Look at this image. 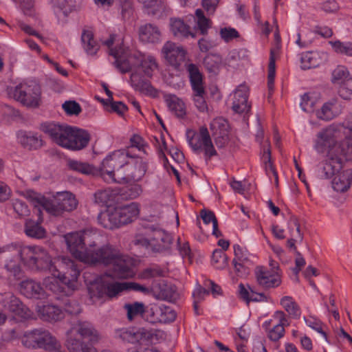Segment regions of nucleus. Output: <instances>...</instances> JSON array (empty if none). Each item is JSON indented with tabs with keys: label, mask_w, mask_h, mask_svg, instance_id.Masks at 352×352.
Instances as JSON below:
<instances>
[{
	"label": "nucleus",
	"mask_w": 352,
	"mask_h": 352,
	"mask_svg": "<svg viewBox=\"0 0 352 352\" xmlns=\"http://www.w3.org/2000/svg\"><path fill=\"white\" fill-rule=\"evenodd\" d=\"M349 130L340 124H331L320 131L315 140L314 148L318 153L331 151L340 141L336 155H343L346 160H352V136L346 134Z\"/></svg>",
	"instance_id": "nucleus-1"
},
{
	"label": "nucleus",
	"mask_w": 352,
	"mask_h": 352,
	"mask_svg": "<svg viewBox=\"0 0 352 352\" xmlns=\"http://www.w3.org/2000/svg\"><path fill=\"white\" fill-rule=\"evenodd\" d=\"M110 54L114 58L112 64L122 74L131 71L138 67L148 78L153 76V72L157 69V64L152 56H144L139 52H131L128 49L111 50Z\"/></svg>",
	"instance_id": "nucleus-2"
},
{
	"label": "nucleus",
	"mask_w": 352,
	"mask_h": 352,
	"mask_svg": "<svg viewBox=\"0 0 352 352\" xmlns=\"http://www.w3.org/2000/svg\"><path fill=\"white\" fill-rule=\"evenodd\" d=\"M7 248L9 252L16 254L24 266L32 271L52 272L55 269L51 256L41 246L12 243Z\"/></svg>",
	"instance_id": "nucleus-3"
},
{
	"label": "nucleus",
	"mask_w": 352,
	"mask_h": 352,
	"mask_svg": "<svg viewBox=\"0 0 352 352\" xmlns=\"http://www.w3.org/2000/svg\"><path fill=\"white\" fill-rule=\"evenodd\" d=\"M8 94L23 105L38 107L41 102V89L34 81L21 82L8 89Z\"/></svg>",
	"instance_id": "nucleus-4"
},
{
	"label": "nucleus",
	"mask_w": 352,
	"mask_h": 352,
	"mask_svg": "<svg viewBox=\"0 0 352 352\" xmlns=\"http://www.w3.org/2000/svg\"><path fill=\"white\" fill-rule=\"evenodd\" d=\"M22 343L30 349H42L50 351H55L60 346L57 340L43 328L25 332L22 338Z\"/></svg>",
	"instance_id": "nucleus-5"
},
{
	"label": "nucleus",
	"mask_w": 352,
	"mask_h": 352,
	"mask_svg": "<svg viewBox=\"0 0 352 352\" xmlns=\"http://www.w3.org/2000/svg\"><path fill=\"white\" fill-rule=\"evenodd\" d=\"M186 137L190 146L196 153L199 154L204 151L206 162L218 155L206 126L200 127L199 133L193 130L188 129Z\"/></svg>",
	"instance_id": "nucleus-6"
},
{
	"label": "nucleus",
	"mask_w": 352,
	"mask_h": 352,
	"mask_svg": "<svg viewBox=\"0 0 352 352\" xmlns=\"http://www.w3.org/2000/svg\"><path fill=\"white\" fill-rule=\"evenodd\" d=\"M127 157L128 153L124 151H116L107 156L100 168V175L103 179L108 182L110 181L116 182L114 172L127 164Z\"/></svg>",
	"instance_id": "nucleus-7"
},
{
	"label": "nucleus",
	"mask_w": 352,
	"mask_h": 352,
	"mask_svg": "<svg viewBox=\"0 0 352 352\" xmlns=\"http://www.w3.org/2000/svg\"><path fill=\"white\" fill-rule=\"evenodd\" d=\"M0 304L5 309L23 320L32 318L33 312L12 292L0 294Z\"/></svg>",
	"instance_id": "nucleus-8"
},
{
	"label": "nucleus",
	"mask_w": 352,
	"mask_h": 352,
	"mask_svg": "<svg viewBox=\"0 0 352 352\" xmlns=\"http://www.w3.org/2000/svg\"><path fill=\"white\" fill-rule=\"evenodd\" d=\"M117 252L118 251L109 244L102 246L97 245L93 250L86 252L82 262L109 266Z\"/></svg>",
	"instance_id": "nucleus-9"
},
{
	"label": "nucleus",
	"mask_w": 352,
	"mask_h": 352,
	"mask_svg": "<svg viewBox=\"0 0 352 352\" xmlns=\"http://www.w3.org/2000/svg\"><path fill=\"white\" fill-rule=\"evenodd\" d=\"M124 283H109L103 284H91L87 289L89 296L93 302L96 299H101L107 296L112 298L117 296L120 292L125 291Z\"/></svg>",
	"instance_id": "nucleus-10"
},
{
	"label": "nucleus",
	"mask_w": 352,
	"mask_h": 352,
	"mask_svg": "<svg viewBox=\"0 0 352 352\" xmlns=\"http://www.w3.org/2000/svg\"><path fill=\"white\" fill-rule=\"evenodd\" d=\"M111 272L107 274L109 277L114 278L126 279L133 277V261L126 256L120 255L118 252L111 263Z\"/></svg>",
	"instance_id": "nucleus-11"
},
{
	"label": "nucleus",
	"mask_w": 352,
	"mask_h": 352,
	"mask_svg": "<svg viewBox=\"0 0 352 352\" xmlns=\"http://www.w3.org/2000/svg\"><path fill=\"white\" fill-rule=\"evenodd\" d=\"M162 53L170 65L179 69L185 60L186 51L184 49L172 42H166L162 47Z\"/></svg>",
	"instance_id": "nucleus-12"
},
{
	"label": "nucleus",
	"mask_w": 352,
	"mask_h": 352,
	"mask_svg": "<svg viewBox=\"0 0 352 352\" xmlns=\"http://www.w3.org/2000/svg\"><path fill=\"white\" fill-rule=\"evenodd\" d=\"M210 129L217 148H224L230 140L227 121L221 118L214 119L210 123Z\"/></svg>",
	"instance_id": "nucleus-13"
},
{
	"label": "nucleus",
	"mask_w": 352,
	"mask_h": 352,
	"mask_svg": "<svg viewBox=\"0 0 352 352\" xmlns=\"http://www.w3.org/2000/svg\"><path fill=\"white\" fill-rule=\"evenodd\" d=\"M97 219L100 225L109 230L119 228L125 225L118 207L107 208L100 212Z\"/></svg>",
	"instance_id": "nucleus-14"
},
{
	"label": "nucleus",
	"mask_w": 352,
	"mask_h": 352,
	"mask_svg": "<svg viewBox=\"0 0 352 352\" xmlns=\"http://www.w3.org/2000/svg\"><path fill=\"white\" fill-rule=\"evenodd\" d=\"M343 160L340 155H329L320 164L319 173L322 179H331L342 169Z\"/></svg>",
	"instance_id": "nucleus-15"
},
{
	"label": "nucleus",
	"mask_w": 352,
	"mask_h": 352,
	"mask_svg": "<svg viewBox=\"0 0 352 352\" xmlns=\"http://www.w3.org/2000/svg\"><path fill=\"white\" fill-rule=\"evenodd\" d=\"M61 267L65 270L63 273L60 272L61 280L67 285L68 289H74L76 281L80 275V270L77 265L70 258L63 257L61 259Z\"/></svg>",
	"instance_id": "nucleus-16"
},
{
	"label": "nucleus",
	"mask_w": 352,
	"mask_h": 352,
	"mask_svg": "<svg viewBox=\"0 0 352 352\" xmlns=\"http://www.w3.org/2000/svg\"><path fill=\"white\" fill-rule=\"evenodd\" d=\"M249 89L245 85H239L234 94L232 109L234 112L242 114L248 113L251 105L248 103Z\"/></svg>",
	"instance_id": "nucleus-17"
},
{
	"label": "nucleus",
	"mask_w": 352,
	"mask_h": 352,
	"mask_svg": "<svg viewBox=\"0 0 352 352\" xmlns=\"http://www.w3.org/2000/svg\"><path fill=\"white\" fill-rule=\"evenodd\" d=\"M130 81L131 86L135 91L153 98L157 97L158 90L153 87L151 82L142 77L138 71L131 73Z\"/></svg>",
	"instance_id": "nucleus-18"
},
{
	"label": "nucleus",
	"mask_w": 352,
	"mask_h": 352,
	"mask_svg": "<svg viewBox=\"0 0 352 352\" xmlns=\"http://www.w3.org/2000/svg\"><path fill=\"white\" fill-rule=\"evenodd\" d=\"M65 241L72 254L75 258L82 261L87 252H85V247L82 241V232L67 234L65 236Z\"/></svg>",
	"instance_id": "nucleus-19"
},
{
	"label": "nucleus",
	"mask_w": 352,
	"mask_h": 352,
	"mask_svg": "<svg viewBox=\"0 0 352 352\" xmlns=\"http://www.w3.org/2000/svg\"><path fill=\"white\" fill-rule=\"evenodd\" d=\"M255 276L258 284L265 289L276 287L281 283V279L278 275L272 274L262 266L256 267Z\"/></svg>",
	"instance_id": "nucleus-20"
},
{
	"label": "nucleus",
	"mask_w": 352,
	"mask_h": 352,
	"mask_svg": "<svg viewBox=\"0 0 352 352\" xmlns=\"http://www.w3.org/2000/svg\"><path fill=\"white\" fill-rule=\"evenodd\" d=\"M29 197L32 201L38 204V208H43L51 214L58 216L63 212L62 209L59 208H60V204L58 200H56V195L54 196L52 199L49 200L40 194H37L34 192H30L29 193Z\"/></svg>",
	"instance_id": "nucleus-21"
},
{
	"label": "nucleus",
	"mask_w": 352,
	"mask_h": 352,
	"mask_svg": "<svg viewBox=\"0 0 352 352\" xmlns=\"http://www.w3.org/2000/svg\"><path fill=\"white\" fill-rule=\"evenodd\" d=\"M20 293L28 298L41 299L45 291L41 284L32 279H26L19 284Z\"/></svg>",
	"instance_id": "nucleus-22"
},
{
	"label": "nucleus",
	"mask_w": 352,
	"mask_h": 352,
	"mask_svg": "<svg viewBox=\"0 0 352 352\" xmlns=\"http://www.w3.org/2000/svg\"><path fill=\"white\" fill-rule=\"evenodd\" d=\"M146 331L144 329L122 328L116 331V337L122 341L131 344H136L144 340L146 337Z\"/></svg>",
	"instance_id": "nucleus-23"
},
{
	"label": "nucleus",
	"mask_w": 352,
	"mask_h": 352,
	"mask_svg": "<svg viewBox=\"0 0 352 352\" xmlns=\"http://www.w3.org/2000/svg\"><path fill=\"white\" fill-rule=\"evenodd\" d=\"M188 73L189 80L193 93L206 91L204 77L198 66L193 63L185 65Z\"/></svg>",
	"instance_id": "nucleus-24"
},
{
	"label": "nucleus",
	"mask_w": 352,
	"mask_h": 352,
	"mask_svg": "<svg viewBox=\"0 0 352 352\" xmlns=\"http://www.w3.org/2000/svg\"><path fill=\"white\" fill-rule=\"evenodd\" d=\"M140 40L145 43H155L160 41L161 32L159 28L152 23H146L139 28Z\"/></svg>",
	"instance_id": "nucleus-25"
},
{
	"label": "nucleus",
	"mask_w": 352,
	"mask_h": 352,
	"mask_svg": "<svg viewBox=\"0 0 352 352\" xmlns=\"http://www.w3.org/2000/svg\"><path fill=\"white\" fill-rule=\"evenodd\" d=\"M38 316L45 321L56 322L64 317L63 311L58 307L47 304L37 307Z\"/></svg>",
	"instance_id": "nucleus-26"
},
{
	"label": "nucleus",
	"mask_w": 352,
	"mask_h": 352,
	"mask_svg": "<svg viewBox=\"0 0 352 352\" xmlns=\"http://www.w3.org/2000/svg\"><path fill=\"white\" fill-rule=\"evenodd\" d=\"M327 55L319 52H306L301 54L300 67L302 69H310L318 67L324 60Z\"/></svg>",
	"instance_id": "nucleus-27"
},
{
	"label": "nucleus",
	"mask_w": 352,
	"mask_h": 352,
	"mask_svg": "<svg viewBox=\"0 0 352 352\" xmlns=\"http://www.w3.org/2000/svg\"><path fill=\"white\" fill-rule=\"evenodd\" d=\"M66 124L55 122H45L41 125V129L47 134L56 144L64 143L61 138H63V131Z\"/></svg>",
	"instance_id": "nucleus-28"
},
{
	"label": "nucleus",
	"mask_w": 352,
	"mask_h": 352,
	"mask_svg": "<svg viewBox=\"0 0 352 352\" xmlns=\"http://www.w3.org/2000/svg\"><path fill=\"white\" fill-rule=\"evenodd\" d=\"M170 30L174 36L184 38L190 36L192 38L196 37V33L191 32L190 26L179 18L170 19Z\"/></svg>",
	"instance_id": "nucleus-29"
},
{
	"label": "nucleus",
	"mask_w": 352,
	"mask_h": 352,
	"mask_svg": "<svg viewBox=\"0 0 352 352\" xmlns=\"http://www.w3.org/2000/svg\"><path fill=\"white\" fill-rule=\"evenodd\" d=\"M352 182V169H346L333 177L332 187L334 190L340 192L347 190Z\"/></svg>",
	"instance_id": "nucleus-30"
},
{
	"label": "nucleus",
	"mask_w": 352,
	"mask_h": 352,
	"mask_svg": "<svg viewBox=\"0 0 352 352\" xmlns=\"http://www.w3.org/2000/svg\"><path fill=\"white\" fill-rule=\"evenodd\" d=\"M41 209L40 208H37V215L38 216V219L37 222L32 219H28L26 221L25 223V234L32 238L35 239H42L45 237V229L41 226L40 223L43 221V219L41 217Z\"/></svg>",
	"instance_id": "nucleus-31"
},
{
	"label": "nucleus",
	"mask_w": 352,
	"mask_h": 352,
	"mask_svg": "<svg viewBox=\"0 0 352 352\" xmlns=\"http://www.w3.org/2000/svg\"><path fill=\"white\" fill-rule=\"evenodd\" d=\"M51 272L52 276L45 277L43 280L45 288L55 294L65 293V289L67 285L61 280L60 272L57 270L55 266V269Z\"/></svg>",
	"instance_id": "nucleus-32"
},
{
	"label": "nucleus",
	"mask_w": 352,
	"mask_h": 352,
	"mask_svg": "<svg viewBox=\"0 0 352 352\" xmlns=\"http://www.w3.org/2000/svg\"><path fill=\"white\" fill-rule=\"evenodd\" d=\"M18 138L22 146L30 150L38 149L43 145V140L41 137L33 132H21Z\"/></svg>",
	"instance_id": "nucleus-33"
},
{
	"label": "nucleus",
	"mask_w": 352,
	"mask_h": 352,
	"mask_svg": "<svg viewBox=\"0 0 352 352\" xmlns=\"http://www.w3.org/2000/svg\"><path fill=\"white\" fill-rule=\"evenodd\" d=\"M82 48L89 55H95L100 49V45L94 38V32L89 29H83L81 34Z\"/></svg>",
	"instance_id": "nucleus-34"
},
{
	"label": "nucleus",
	"mask_w": 352,
	"mask_h": 352,
	"mask_svg": "<svg viewBox=\"0 0 352 352\" xmlns=\"http://www.w3.org/2000/svg\"><path fill=\"white\" fill-rule=\"evenodd\" d=\"M90 140V135L87 131L76 128L74 137L72 138L68 149L79 151L85 148Z\"/></svg>",
	"instance_id": "nucleus-35"
},
{
	"label": "nucleus",
	"mask_w": 352,
	"mask_h": 352,
	"mask_svg": "<svg viewBox=\"0 0 352 352\" xmlns=\"http://www.w3.org/2000/svg\"><path fill=\"white\" fill-rule=\"evenodd\" d=\"M164 100L169 110L177 118H184L186 115V109L184 102L175 95L166 94Z\"/></svg>",
	"instance_id": "nucleus-36"
},
{
	"label": "nucleus",
	"mask_w": 352,
	"mask_h": 352,
	"mask_svg": "<svg viewBox=\"0 0 352 352\" xmlns=\"http://www.w3.org/2000/svg\"><path fill=\"white\" fill-rule=\"evenodd\" d=\"M118 208L125 225L135 221L140 214L139 205L135 202Z\"/></svg>",
	"instance_id": "nucleus-37"
},
{
	"label": "nucleus",
	"mask_w": 352,
	"mask_h": 352,
	"mask_svg": "<svg viewBox=\"0 0 352 352\" xmlns=\"http://www.w3.org/2000/svg\"><path fill=\"white\" fill-rule=\"evenodd\" d=\"M56 197L63 212H69L76 208L78 201L72 193L67 191L58 192Z\"/></svg>",
	"instance_id": "nucleus-38"
},
{
	"label": "nucleus",
	"mask_w": 352,
	"mask_h": 352,
	"mask_svg": "<svg viewBox=\"0 0 352 352\" xmlns=\"http://www.w3.org/2000/svg\"><path fill=\"white\" fill-rule=\"evenodd\" d=\"M157 298L169 302H175L179 296L176 287L164 283L158 284Z\"/></svg>",
	"instance_id": "nucleus-39"
},
{
	"label": "nucleus",
	"mask_w": 352,
	"mask_h": 352,
	"mask_svg": "<svg viewBox=\"0 0 352 352\" xmlns=\"http://www.w3.org/2000/svg\"><path fill=\"white\" fill-rule=\"evenodd\" d=\"M67 347L70 352H96L91 344L73 337L67 339Z\"/></svg>",
	"instance_id": "nucleus-40"
},
{
	"label": "nucleus",
	"mask_w": 352,
	"mask_h": 352,
	"mask_svg": "<svg viewBox=\"0 0 352 352\" xmlns=\"http://www.w3.org/2000/svg\"><path fill=\"white\" fill-rule=\"evenodd\" d=\"M203 63L209 73L216 75L222 65V58L217 54H209L204 58Z\"/></svg>",
	"instance_id": "nucleus-41"
},
{
	"label": "nucleus",
	"mask_w": 352,
	"mask_h": 352,
	"mask_svg": "<svg viewBox=\"0 0 352 352\" xmlns=\"http://www.w3.org/2000/svg\"><path fill=\"white\" fill-rule=\"evenodd\" d=\"M124 309L127 312V319L129 321H133L138 316L143 317L146 311V307L144 303L142 302H134L132 303L125 304L124 305Z\"/></svg>",
	"instance_id": "nucleus-42"
},
{
	"label": "nucleus",
	"mask_w": 352,
	"mask_h": 352,
	"mask_svg": "<svg viewBox=\"0 0 352 352\" xmlns=\"http://www.w3.org/2000/svg\"><path fill=\"white\" fill-rule=\"evenodd\" d=\"M4 268L9 274V276H13L15 279L19 280L23 276V271L16 258L8 257L5 261Z\"/></svg>",
	"instance_id": "nucleus-43"
},
{
	"label": "nucleus",
	"mask_w": 352,
	"mask_h": 352,
	"mask_svg": "<svg viewBox=\"0 0 352 352\" xmlns=\"http://www.w3.org/2000/svg\"><path fill=\"white\" fill-rule=\"evenodd\" d=\"M153 312L156 311L157 318L151 320L152 322H160L168 323L173 322L176 318L175 311L168 307H156L151 310Z\"/></svg>",
	"instance_id": "nucleus-44"
},
{
	"label": "nucleus",
	"mask_w": 352,
	"mask_h": 352,
	"mask_svg": "<svg viewBox=\"0 0 352 352\" xmlns=\"http://www.w3.org/2000/svg\"><path fill=\"white\" fill-rule=\"evenodd\" d=\"M281 306L294 319H298L301 315L300 308L292 296H283L280 301Z\"/></svg>",
	"instance_id": "nucleus-45"
},
{
	"label": "nucleus",
	"mask_w": 352,
	"mask_h": 352,
	"mask_svg": "<svg viewBox=\"0 0 352 352\" xmlns=\"http://www.w3.org/2000/svg\"><path fill=\"white\" fill-rule=\"evenodd\" d=\"M76 332L83 338H89L90 341H94L98 339L97 331L90 323L87 322L78 323Z\"/></svg>",
	"instance_id": "nucleus-46"
},
{
	"label": "nucleus",
	"mask_w": 352,
	"mask_h": 352,
	"mask_svg": "<svg viewBox=\"0 0 352 352\" xmlns=\"http://www.w3.org/2000/svg\"><path fill=\"white\" fill-rule=\"evenodd\" d=\"M53 7L65 16L75 10L77 8L76 0H52Z\"/></svg>",
	"instance_id": "nucleus-47"
},
{
	"label": "nucleus",
	"mask_w": 352,
	"mask_h": 352,
	"mask_svg": "<svg viewBox=\"0 0 352 352\" xmlns=\"http://www.w3.org/2000/svg\"><path fill=\"white\" fill-rule=\"evenodd\" d=\"M82 234L85 247V252L91 250L97 246V241L99 240L100 236L96 230H85L82 232Z\"/></svg>",
	"instance_id": "nucleus-48"
},
{
	"label": "nucleus",
	"mask_w": 352,
	"mask_h": 352,
	"mask_svg": "<svg viewBox=\"0 0 352 352\" xmlns=\"http://www.w3.org/2000/svg\"><path fill=\"white\" fill-rule=\"evenodd\" d=\"M10 206L15 213V217L16 218H23L28 216L30 213L28 205L19 199H12Z\"/></svg>",
	"instance_id": "nucleus-49"
},
{
	"label": "nucleus",
	"mask_w": 352,
	"mask_h": 352,
	"mask_svg": "<svg viewBox=\"0 0 352 352\" xmlns=\"http://www.w3.org/2000/svg\"><path fill=\"white\" fill-rule=\"evenodd\" d=\"M69 166L72 170L85 175H95L98 173L97 168L85 162L73 160L69 162Z\"/></svg>",
	"instance_id": "nucleus-50"
},
{
	"label": "nucleus",
	"mask_w": 352,
	"mask_h": 352,
	"mask_svg": "<svg viewBox=\"0 0 352 352\" xmlns=\"http://www.w3.org/2000/svg\"><path fill=\"white\" fill-rule=\"evenodd\" d=\"M94 203L100 206H104L113 200V194L109 188L98 190L94 193Z\"/></svg>",
	"instance_id": "nucleus-51"
},
{
	"label": "nucleus",
	"mask_w": 352,
	"mask_h": 352,
	"mask_svg": "<svg viewBox=\"0 0 352 352\" xmlns=\"http://www.w3.org/2000/svg\"><path fill=\"white\" fill-rule=\"evenodd\" d=\"M334 51L338 54L352 56V43L341 42L340 41H329Z\"/></svg>",
	"instance_id": "nucleus-52"
},
{
	"label": "nucleus",
	"mask_w": 352,
	"mask_h": 352,
	"mask_svg": "<svg viewBox=\"0 0 352 352\" xmlns=\"http://www.w3.org/2000/svg\"><path fill=\"white\" fill-rule=\"evenodd\" d=\"M146 229L148 231L153 232V234L151 237V240L148 241L147 240H145L146 243H151L153 245V247H155L158 243L160 241V239L164 236L166 234V231L163 229H162L159 226H155V225H149L146 227Z\"/></svg>",
	"instance_id": "nucleus-53"
},
{
	"label": "nucleus",
	"mask_w": 352,
	"mask_h": 352,
	"mask_svg": "<svg viewBox=\"0 0 352 352\" xmlns=\"http://www.w3.org/2000/svg\"><path fill=\"white\" fill-rule=\"evenodd\" d=\"M212 265L219 270L225 268L228 265V257L221 250H216L212 256Z\"/></svg>",
	"instance_id": "nucleus-54"
},
{
	"label": "nucleus",
	"mask_w": 352,
	"mask_h": 352,
	"mask_svg": "<svg viewBox=\"0 0 352 352\" xmlns=\"http://www.w3.org/2000/svg\"><path fill=\"white\" fill-rule=\"evenodd\" d=\"M338 94L344 100H350L352 98V77H349L340 82Z\"/></svg>",
	"instance_id": "nucleus-55"
},
{
	"label": "nucleus",
	"mask_w": 352,
	"mask_h": 352,
	"mask_svg": "<svg viewBox=\"0 0 352 352\" xmlns=\"http://www.w3.org/2000/svg\"><path fill=\"white\" fill-rule=\"evenodd\" d=\"M276 74V64L274 51H270V56L268 65L267 86L270 91L274 89V78Z\"/></svg>",
	"instance_id": "nucleus-56"
},
{
	"label": "nucleus",
	"mask_w": 352,
	"mask_h": 352,
	"mask_svg": "<svg viewBox=\"0 0 352 352\" xmlns=\"http://www.w3.org/2000/svg\"><path fill=\"white\" fill-rule=\"evenodd\" d=\"M332 102H326L323 104L320 110L316 113L318 118L323 120H330L335 117V113L333 110Z\"/></svg>",
	"instance_id": "nucleus-57"
},
{
	"label": "nucleus",
	"mask_w": 352,
	"mask_h": 352,
	"mask_svg": "<svg viewBox=\"0 0 352 352\" xmlns=\"http://www.w3.org/2000/svg\"><path fill=\"white\" fill-rule=\"evenodd\" d=\"M349 72L347 68L344 66L339 65L333 71L332 82L340 85L342 81L349 78Z\"/></svg>",
	"instance_id": "nucleus-58"
},
{
	"label": "nucleus",
	"mask_w": 352,
	"mask_h": 352,
	"mask_svg": "<svg viewBox=\"0 0 352 352\" xmlns=\"http://www.w3.org/2000/svg\"><path fill=\"white\" fill-rule=\"evenodd\" d=\"M164 276L165 271L159 266L147 267L141 273V277L144 279H149L155 277H163Z\"/></svg>",
	"instance_id": "nucleus-59"
},
{
	"label": "nucleus",
	"mask_w": 352,
	"mask_h": 352,
	"mask_svg": "<svg viewBox=\"0 0 352 352\" xmlns=\"http://www.w3.org/2000/svg\"><path fill=\"white\" fill-rule=\"evenodd\" d=\"M206 97V91L193 93V101L195 105L200 112H205L208 110Z\"/></svg>",
	"instance_id": "nucleus-60"
},
{
	"label": "nucleus",
	"mask_w": 352,
	"mask_h": 352,
	"mask_svg": "<svg viewBox=\"0 0 352 352\" xmlns=\"http://www.w3.org/2000/svg\"><path fill=\"white\" fill-rule=\"evenodd\" d=\"M303 319H304L305 323L309 327H311V329H314L315 331H316L317 332H318L321 335H322V336L324 338L325 340L328 343H330V341L327 338V335L326 332L323 330L322 323L319 320H317L314 318L307 319L305 317H304Z\"/></svg>",
	"instance_id": "nucleus-61"
},
{
	"label": "nucleus",
	"mask_w": 352,
	"mask_h": 352,
	"mask_svg": "<svg viewBox=\"0 0 352 352\" xmlns=\"http://www.w3.org/2000/svg\"><path fill=\"white\" fill-rule=\"evenodd\" d=\"M77 127L72 126L68 124H66L65 126V129L63 131V138H61V140L64 142V143H59L58 146L67 148L69 146L70 141L72 138L74 137V134L75 133V130Z\"/></svg>",
	"instance_id": "nucleus-62"
},
{
	"label": "nucleus",
	"mask_w": 352,
	"mask_h": 352,
	"mask_svg": "<svg viewBox=\"0 0 352 352\" xmlns=\"http://www.w3.org/2000/svg\"><path fill=\"white\" fill-rule=\"evenodd\" d=\"M262 158L264 163L265 164L266 170L267 171L268 170H270V171H272L275 178V182L276 184H278V174L272 165L271 161V151L269 147L267 148H263V154Z\"/></svg>",
	"instance_id": "nucleus-63"
},
{
	"label": "nucleus",
	"mask_w": 352,
	"mask_h": 352,
	"mask_svg": "<svg viewBox=\"0 0 352 352\" xmlns=\"http://www.w3.org/2000/svg\"><path fill=\"white\" fill-rule=\"evenodd\" d=\"M62 107L64 109V111L67 113V114L69 116H77L82 111L80 104L76 101H65L63 104Z\"/></svg>",
	"instance_id": "nucleus-64"
}]
</instances>
